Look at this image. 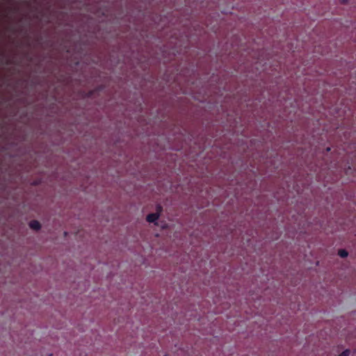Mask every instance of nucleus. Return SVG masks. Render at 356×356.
<instances>
[{"label":"nucleus","instance_id":"nucleus-4","mask_svg":"<svg viewBox=\"0 0 356 356\" xmlns=\"http://www.w3.org/2000/svg\"><path fill=\"white\" fill-rule=\"evenodd\" d=\"M350 354V350H345L344 351H343L341 353H340L338 356H348Z\"/></svg>","mask_w":356,"mask_h":356},{"label":"nucleus","instance_id":"nucleus-3","mask_svg":"<svg viewBox=\"0 0 356 356\" xmlns=\"http://www.w3.org/2000/svg\"><path fill=\"white\" fill-rule=\"evenodd\" d=\"M338 255L341 258H346L348 256V252L344 249H341L338 251Z\"/></svg>","mask_w":356,"mask_h":356},{"label":"nucleus","instance_id":"nucleus-1","mask_svg":"<svg viewBox=\"0 0 356 356\" xmlns=\"http://www.w3.org/2000/svg\"><path fill=\"white\" fill-rule=\"evenodd\" d=\"M162 208L159 207L156 209V211L154 213H151L147 215L146 220L149 223H153L154 225H158V221L161 216Z\"/></svg>","mask_w":356,"mask_h":356},{"label":"nucleus","instance_id":"nucleus-2","mask_svg":"<svg viewBox=\"0 0 356 356\" xmlns=\"http://www.w3.org/2000/svg\"><path fill=\"white\" fill-rule=\"evenodd\" d=\"M29 227L34 231H39L42 227L40 222L37 220H31L29 222Z\"/></svg>","mask_w":356,"mask_h":356}]
</instances>
